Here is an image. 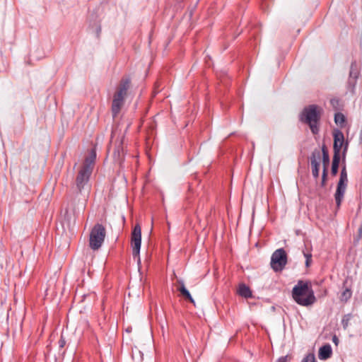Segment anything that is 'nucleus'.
<instances>
[{"mask_svg": "<svg viewBox=\"0 0 362 362\" xmlns=\"http://www.w3.org/2000/svg\"><path fill=\"white\" fill-rule=\"evenodd\" d=\"M312 259H306L305 260V265L306 267H309L310 264Z\"/></svg>", "mask_w": 362, "mask_h": 362, "instance_id": "c756f323", "label": "nucleus"}, {"mask_svg": "<svg viewBox=\"0 0 362 362\" xmlns=\"http://www.w3.org/2000/svg\"><path fill=\"white\" fill-rule=\"evenodd\" d=\"M347 146H348V144L346 143V146H345V149L347 148Z\"/></svg>", "mask_w": 362, "mask_h": 362, "instance_id": "72a5a7b5", "label": "nucleus"}, {"mask_svg": "<svg viewBox=\"0 0 362 362\" xmlns=\"http://www.w3.org/2000/svg\"><path fill=\"white\" fill-rule=\"evenodd\" d=\"M347 180H347V174H346V169L343 168L341 170V171L340 178H339V182L346 183Z\"/></svg>", "mask_w": 362, "mask_h": 362, "instance_id": "4be33fe9", "label": "nucleus"}, {"mask_svg": "<svg viewBox=\"0 0 362 362\" xmlns=\"http://www.w3.org/2000/svg\"><path fill=\"white\" fill-rule=\"evenodd\" d=\"M339 160L340 156L334 155L332 165V173L333 175H336L338 172Z\"/></svg>", "mask_w": 362, "mask_h": 362, "instance_id": "dca6fc26", "label": "nucleus"}, {"mask_svg": "<svg viewBox=\"0 0 362 362\" xmlns=\"http://www.w3.org/2000/svg\"><path fill=\"white\" fill-rule=\"evenodd\" d=\"M287 263V255L283 248L276 250L272 255L271 267L275 272L281 271Z\"/></svg>", "mask_w": 362, "mask_h": 362, "instance_id": "423d86ee", "label": "nucleus"}, {"mask_svg": "<svg viewBox=\"0 0 362 362\" xmlns=\"http://www.w3.org/2000/svg\"><path fill=\"white\" fill-rule=\"evenodd\" d=\"M178 291L180 293V295L185 298L189 300L192 303L194 304V300L192 298L190 293L186 288H178Z\"/></svg>", "mask_w": 362, "mask_h": 362, "instance_id": "f3484780", "label": "nucleus"}, {"mask_svg": "<svg viewBox=\"0 0 362 362\" xmlns=\"http://www.w3.org/2000/svg\"><path fill=\"white\" fill-rule=\"evenodd\" d=\"M351 297V291L349 288H346L341 295V300L346 302Z\"/></svg>", "mask_w": 362, "mask_h": 362, "instance_id": "aec40b11", "label": "nucleus"}, {"mask_svg": "<svg viewBox=\"0 0 362 362\" xmlns=\"http://www.w3.org/2000/svg\"><path fill=\"white\" fill-rule=\"evenodd\" d=\"M344 141V136L343 133L339 130L336 131L334 133V155L339 156Z\"/></svg>", "mask_w": 362, "mask_h": 362, "instance_id": "6e6552de", "label": "nucleus"}, {"mask_svg": "<svg viewBox=\"0 0 362 362\" xmlns=\"http://www.w3.org/2000/svg\"><path fill=\"white\" fill-rule=\"evenodd\" d=\"M64 341H63V342H61L60 346H62H62H64Z\"/></svg>", "mask_w": 362, "mask_h": 362, "instance_id": "473e14b6", "label": "nucleus"}, {"mask_svg": "<svg viewBox=\"0 0 362 362\" xmlns=\"http://www.w3.org/2000/svg\"><path fill=\"white\" fill-rule=\"evenodd\" d=\"M177 291H178V288H186L185 285V283H184V281L182 280V279H177Z\"/></svg>", "mask_w": 362, "mask_h": 362, "instance_id": "393cba45", "label": "nucleus"}, {"mask_svg": "<svg viewBox=\"0 0 362 362\" xmlns=\"http://www.w3.org/2000/svg\"><path fill=\"white\" fill-rule=\"evenodd\" d=\"M303 255L305 259H312V254L310 252H303Z\"/></svg>", "mask_w": 362, "mask_h": 362, "instance_id": "bb28decb", "label": "nucleus"}, {"mask_svg": "<svg viewBox=\"0 0 362 362\" xmlns=\"http://www.w3.org/2000/svg\"><path fill=\"white\" fill-rule=\"evenodd\" d=\"M130 79L128 78H124L121 80L119 86L114 94L112 104V112L113 117H116L119 112L121 107L124 104V97L127 95V90L129 88Z\"/></svg>", "mask_w": 362, "mask_h": 362, "instance_id": "7ed1b4c3", "label": "nucleus"}, {"mask_svg": "<svg viewBox=\"0 0 362 362\" xmlns=\"http://www.w3.org/2000/svg\"><path fill=\"white\" fill-rule=\"evenodd\" d=\"M95 156H96L95 153L94 151H93L91 153V155L90 156V157L86 158L84 164L90 163V166H91L94 162V160L95 159Z\"/></svg>", "mask_w": 362, "mask_h": 362, "instance_id": "b1692460", "label": "nucleus"}, {"mask_svg": "<svg viewBox=\"0 0 362 362\" xmlns=\"http://www.w3.org/2000/svg\"><path fill=\"white\" fill-rule=\"evenodd\" d=\"M332 353L331 346L329 344H325L320 349L318 356L320 359L326 360L331 356Z\"/></svg>", "mask_w": 362, "mask_h": 362, "instance_id": "ddd939ff", "label": "nucleus"}, {"mask_svg": "<svg viewBox=\"0 0 362 362\" xmlns=\"http://www.w3.org/2000/svg\"><path fill=\"white\" fill-rule=\"evenodd\" d=\"M122 142V139H121L119 144L115 147L113 153V158L115 161L119 163H122L124 156Z\"/></svg>", "mask_w": 362, "mask_h": 362, "instance_id": "9b49d317", "label": "nucleus"}, {"mask_svg": "<svg viewBox=\"0 0 362 362\" xmlns=\"http://www.w3.org/2000/svg\"><path fill=\"white\" fill-rule=\"evenodd\" d=\"M332 341H333V342H334L336 345H337V344H338V339H337V337L336 336H334V337H333Z\"/></svg>", "mask_w": 362, "mask_h": 362, "instance_id": "7c9ffc66", "label": "nucleus"}, {"mask_svg": "<svg viewBox=\"0 0 362 362\" xmlns=\"http://www.w3.org/2000/svg\"><path fill=\"white\" fill-rule=\"evenodd\" d=\"M292 296L294 300L303 306L313 305L315 302L314 292L308 282L299 281L293 287Z\"/></svg>", "mask_w": 362, "mask_h": 362, "instance_id": "f257e3e1", "label": "nucleus"}, {"mask_svg": "<svg viewBox=\"0 0 362 362\" xmlns=\"http://www.w3.org/2000/svg\"><path fill=\"white\" fill-rule=\"evenodd\" d=\"M322 163H323L324 169H323V173H322V185H324L325 182L326 180V177H327V168L329 163V154H328L327 150L325 149V146L322 147Z\"/></svg>", "mask_w": 362, "mask_h": 362, "instance_id": "f8f14e48", "label": "nucleus"}, {"mask_svg": "<svg viewBox=\"0 0 362 362\" xmlns=\"http://www.w3.org/2000/svg\"><path fill=\"white\" fill-rule=\"evenodd\" d=\"M346 183L338 182L335 193V200L337 206H339L346 190Z\"/></svg>", "mask_w": 362, "mask_h": 362, "instance_id": "9d476101", "label": "nucleus"}, {"mask_svg": "<svg viewBox=\"0 0 362 362\" xmlns=\"http://www.w3.org/2000/svg\"><path fill=\"white\" fill-rule=\"evenodd\" d=\"M141 245V229L139 223L136 224L132 233L131 238V245L132 248L133 258L139 264L140 259V249Z\"/></svg>", "mask_w": 362, "mask_h": 362, "instance_id": "39448f33", "label": "nucleus"}, {"mask_svg": "<svg viewBox=\"0 0 362 362\" xmlns=\"http://www.w3.org/2000/svg\"><path fill=\"white\" fill-rule=\"evenodd\" d=\"M178 291L180 293V295L185 298L189 300L192 303L194 304V300L192 298L190 293L186 288H178Z\"/></svg>", "mask_w": 362, "mask_h": 362, "instance_id": "a211bd4d", "label": "nucleus"}, {"mask_svg": "<svg viewBox=\"0 0 362 362\" xmlns=\"http://www.w3.org/2000/svg\"><path fill=\"white\" fill-rule=\"evenodd\" d=\"M238 293L245 298H251L252 296L250 288L245 284H240L239 285Z\"/></svg>", "mask_w": 362, "mask_h": 362, "instance_id": "4468645a", "label": "nucleus"}, {"mask_svg": "<svg viewBox=\"0 0 362 362\" xmlns=\"http://www.w3.org/2000/svg\"><path fill=\"white\" fill-rule=\"evenodd\" d=\"M301 362H316L315 355L313 354L306 355Z\"/></svg>", "mask_w": 362, "mask_h": 362, "instance_id": "5701e85b", "label": "nucleus"}, {"mask_svg": "<svg viewBox=\"0 0 362 362\" xmlns=\"http://www.w3.org/2000/svg\"><path fill=\"white\" fill-rule=\"evenodd\" d=\"M101 26L100 25H96V28H95V34H96V37L98 38L100 37V33H101Z\"/></svg>", "mask_w": 362, "mask_h": 362, "instance_id": "a878e982", "label": "nucleus"}, {"mask_svg": "<svg viewBox=\"0 0 362 362\" xmlns=\"http://www.w3.org/2000/svg\"><path fill=\"white\" fill-rule=\"evenodd\" d=\"M287 361V357L286 356H284V357H281L278 361L277 362H286Z\"/></svg>", "mask_w": 362, "mask_h": 362, "instance_id": "cd10ccee", "label": "nucleus"}, {"mask_svg": "<svg viewBox=\"0 0 362 362\" xmlns=\"http://www.w3.org/2000/svg\"><path fill=\"white\" fill-rule=\"evenodd\" d=\"M351 315L348 314V315H345L343 318H342V320H341V324H342V326L344 327V329H346L349 326V321L351 320Z\"/></svg>", "mask_w": 362, "mask_h": 362, "instance_id": "412c9836", "label": "nucleus"}, {"mask_svg": "<svg viewBox=\"0 0 362 362\" xmlns=\"http://www.w3.org/2000/svg\"><path fill=\"white\" fill-rule=\"evenodd\" d=\"M320 158V151H317L316 153H313L311 156V166H312V174L315 178H317L319 176V166L320 163L317 161V159Z\"/></svg>", "mask_w": 362, "mask_h": 362, "instance_id": "1a4fd4ad", "label": "nucleus"}, {"mask_svg": "<svg viewBox=\"0 0 362 362\" xmlns=\"http://www.w3.org/2000/svg\"><path fill=\"white\" fill-rule=\"evenodd\" d=\"M322 108L315 105H311L304 108L301 120L308 124L313 134L319 132V122L321 117Z\"/></svg>", "mask_w": 362, "mask_h": 362, "instance_id": "f03ea898", "label": "nucleus"}, {"mask_svg": "<svg viewBox=\"0 0 362 362\" xmlns=\"http://www.w3.org/2000/svg\"><path fill=\"white\" fill-rule=\"evenodd\" d=\"M358 231L360 234L362 233V226L359 228Z\"/></svg>", "mask_w": 362, "mask_h": 362, "instance_id": "2f4dec72", "label": "nucleus"}, {"mask_svg": "<svg viewBox=\"0 0 362 362\" xmlns=\"http://www.w3.org/2000/svg\"><path fill=\"white\" fill-rule=\"evenodd\" d=\"M91 173L92 167H90V163L83 164L76 180V187L79 191H81L85 185H87Z\"/></svg>", "mask_w": 362, "mask_h": 362, "instance_id": "0eeeda50", "label": "nucleus"}, {"mask_svg": "<svg viewBox=\"0 0 362 362\" xmlns=\"http://www.w3.org/2000/svg\"><path fill=\"white\" fill-rule=\"evenodd\" d=\"M334 122L337 124L342 126L345 122V117L341 112H337L334 115Z\"/></svg>", "mask_w": 362, "mask_h": 362, "instance_id": "6ab92c4d", "label": "nucleus"}, {"mask_svg": "<svg viewBox=\"0 0 362 362\" xmlns=\"http://www.w3.org/2000/svg\"><path fill=\"white\" fill-rule=\"evenodd\" d=\"M105 234V227L100 223L95 224L90 233V247L93 250H98L104 242Z\"/></svg>", "mask_w": 362, "mask_h": 362, "instance_id": "20e7f679", "label": "nucleus"}, {"mask_svg": "<svg viewBox=\"0 0 362 362\" xmlns=\"http://www.w3.org/2000/svg\"><path fill=\"white\" fill-rule=\"evenodd\" d=\"M287 361V357L286 356H284V357H281L278 361L277 362H286Z\"/></svg>", "mask_w": 362, "mask_h": 362, "instance_id": "c85d7f7f", "label": "nucleus"}, {"mask_svg": "<svg viewBox=\"0 0 362 362\" xmlns=\"http://www.w3.org/2000/svg\"><path fill=\"white\" fill-rule=\"evenodd\" d=\"M358 74H359V73H358V71L357 69L356 63L355 62H352L351 64L350 72H349L350 80L354 79V81L355 82L358 77Z\"/></svg>", "mask_w": 362, "mask_h": 362, "instance_id": "2eb2a0df", "label": "nucleus"}]
</instances>
